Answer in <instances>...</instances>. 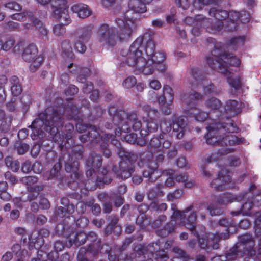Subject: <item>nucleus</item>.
Masks as SVG:
<instances>
[{
  "label": "nucleus",
  "mask_w": 261,
  "mask_h": 261,
  "mask_svg": "<svg viewBox=\"0 0 261 261\" xmlns=\"http://www.w3.org/2000/svg\"><path fill=\"white\" fill-rule=\"evenodd\" d=\"M105 248V245L101 246V240H100L89 244L86 250L87 252L95 256L98 253L100 250H102L104 251Z\"/></svg>",
  "instance_id": "nucleus-40"
},
{
  "label": "nucleus",
  "mask_w": 261,
  "mask_h": 261,
  "mask_svg": "<svg viewBox=\"0 0 261 261\" xmlns=\"http://www.w3.org/2000/svg\"><path fill=\"white\" fill-rule=\"evenodd\" d=\"M69 238V242L71 243L74 244L76 246H81L84 244L86 241V233L83 232H80L67 236Z\"/></svg>",
  "instance_id": "nucleus-33"
},
{
  "label": "nucleus",
  "mask_w": 261,
  "mask_h": 261,
  "mask_svg": "<svg viewBox=\"0 0 261 261\" xmlns=\"http://www.w3.org/2000/svg\"><path fill=\"white\" fill-rule=\"evenodd\" d=\"M15 147L17 149L19 154H23L27 152L29 148L27 144L21 142H17L15 144Z\"/></svg>",
  "instance_id": "nucleus-60"
},
{
  "label": "nucleus",
  "mask_w": 261,
  "mask_h": 261,
  "mask_svg": "<svg viewBox=\"0 0 261 261\" xmlns=\"http://www.w3.org/2000/svg\"><path fill=\"white\" fill-rule=\"evenodd\" d=\"M43 60V59L42 57L38 56L34 60L32 61V63L30 66V70L33 72H35L40 66Z\"/></svg>",
  "instance_id": "nucleus-62"
},
{
  "label": "nucleus",
  "mask_w": 261,
  "mask_h": 261,
  "mask_svg": "<svg viewBox=\"0 0 261 261\" xmlns=\"http://www.w3.org/2000/svg\"><path fill=\"white\" fill-rule=\"evenodd\" d=\"M209 15L213 16L214 19L210 22L209 19V28H211L212 31H219L223 27V23L222 21L226 18L228 19L229 12L225 10H217L215 8H211L209 11Z\"/></svg>",
  "instance_id": "nucleus-15"
},
{
  "label": "nucleus",
  "mask_w": 261,
  "mask_h": 261,
  "mask_svg": "<svg viewBox=\"0 0 261 261\" xmlns=\"http://www.w3.org/2000/svg\"><path fill=\"white\" fill-rule=\"evenodd\" d=\"M207 210L212 216L220 215L223 213V210L221 208L217 207L213 203H211L207 206Z\"/></svg>",
  "instance_id": "nucleus-55"
},
{
  "label": "nucleus",
  "mask_w": 261,
  "mask_h": 261,
  "mask_svg": "<svg viewBox=\"0 0 261 261\" xmlns=\"http://www.w3.org/2000/svg\"><path fill=\"white\" fill-rule=\"evenodd\" d=\"M221 47L219 44L215 46V48L212 51L211 56L207 58V63L212 69L227 77L229 85L235 90L234 92L232 90V93L235 94L236 91L240 88L241 83L239 79L234 75L232 72L233 70L228 66V63L229 62L230 66H234L236 68L235 72H237L240 61L238 58L232 54H228L221 48H219Z\"/></svg>",
  "instance_id": "nucleus-2"
},
{
  "label": "nucleus",
  "mask_w": 261,
  "mask_h": 261,
  "mask_svg": "<svg viewBox=\"0 0 261 261\" xmlns=\"http://www.w3.org/2000/svg\"><path fill=\"white\" fill-rule=\"evenodd\" d=\"M19 102V100L17 97H13L6 105L7 109L10 111H14L18 107Z\"/></svg>",
  "instance_id": "nucleus-63"
},
{
  "label": "nucleus",
  "mask_w": 261,
  "mask_h": 261,
  "mask_svg": "<svg viewBox=\"0 0 261 261\" xmlns=\"http://www.w3.org/2000/svg\"><path fill=\"white\" fill-rule=\"evenodd\" d=\"M181 98L187 103L189 109L185 112L187 115L194 117L196 121L200 122L205 121L208 117L212 119L211 113L199 111L195 108L197 106L196 101L203 99V96L201 94L193 91L188 94H184Z\"/></svg>",
  "instance_id": "nucleus-8"
},
{
  "label": "nucleus",
  "mask_w": 261,
  "mask_h": 261,
  "mask_svg": "<svg viewBox=\"0 0 261 261\" xmlns=\"http://www.w3.org/2000/svg\"><path fill=\"white\" fill-rule=\"evenodd\" d=\"M233 149L229 148H222L219 149L216 154H213L211 155L208 156L205 160V164H209L212 163L213 161L216 162L219 160L217 156H220L221 155H225L232 151Z\"/></svg>",
  "instance_id": "nucleus-37"
},
{
  "label": "nucleus",
  "mask_w": 261,
  "mask_h": 261,
  "mask_svg": "<svg viewBox=\"0 0 261 261\" xmlns=\"http://www.w3.org/2000/svg\"><path fill=\"white\" fill-rule=\"evenodd\" d=\"M109 113L112 116V121L115 125H121L115 130L116 136H120L122 132L128 133L130 131V125L135 130H140L142 127V123L138 120V116L135 112L127 114L122 110H117L115 107H110L109 109Z\"/></svg>",
  "instance_id": "nucleus-6"
},
{
  "label": "nucleus",
  "mask_w": 261,
  "mask_h": 261,
  "mask_svg": "<svg viewBox=\"0 0 261 261\" xmlns=\"http://www.w3.org/2000/svg\"><path fill=\"white\" fill-rule=\"evenodd\" d=\"M32 181L33 180H29V182H26L25 183L28 186V191L30 192L27 197V200L29 201L35 199L38 196L39 191L43 189V186H38Z\"/></svg>",
  "instance_id": "nucleus-24"
},
{
  "label": "nucleus",
  "mask_w": 261,
  "mask_h": 261,
  "mask_svg": "<svg viewBox=\"0 0 261 261\" xmlns=\"http://www.w3.org/2000/svg\"><path fill=\"white\" fill-rule=\"evenodd\" d=\"M50 5L53 16L55 19L65 24L71 22L66 0H51Z\"/></svg>",
  "instance_id": "nucleus-12"
},
{
  "label": "nucleus",
  "mask_w": 261,
  "mask_h": 261,
  "mask_svg": "<svg viewBox=\"0 0 261 261\" xmlns=\"http://www.w3.org/2000/svg\"><path fill=\"white\" fill-rule=\"evenodd\" d=\"M186 125L187 119L185 117L180 116L176 118L175 116L172 117V123L164 119L161 121L160 124L161 128L166 132H170L172 126L173 135L177 139H181L184 136Z\"/></svg>",
  "instance_id": "nucleus-10"
},
{
  "label": "nucleus",
  "mask_w": 261,
  "mask_h": 261,
  "mask_svg": "<svg viewBox=\"0 0 261 261\" xmlns=\"http://www.w3.org/2000/svg\"><path fill=\"white\" fill-rule=\"evenodd\" d=\"M121 148L119 149L118 153L119 155L122 158L119 166L121 171L120 178L122 179H126L131 177L132 174L134 171V166L132 161L128 159L130 154L128 152H122Z\"/></svg>",
  "instance_id": "nucleus-16"
},
{
  "label": "nucleus",
  "mask_w": 261,
  "mask_h": 261,
  "mask_svg": "<svg viewBox=\"0 0 261 261\" xmlns=\"http://www.w3.org/2000/svg\"><path fill=\"white\" fill-rule=\"evenodd\" d=\"M241 196L235 198V199L239 200L240 199ZM234 199V197L233 195L230 193L223 194L219 195L217 199V202L220 205H227L229 203L233 202Z\"/></svg>",
  "instance_id": "nucleus-39"
},
{
  "label": "nucleus",
  "mask_w": 261,
  "mask_h": 261,
  "mask_svg": "<svg viewBox=\"0 0 261 261\" xmlns=\"http://www.w3.org/2000/svg\"><path fill=\"white\" fill-rule=\"evenodd\" d=\"M87 42H88L77 38L75 42L74 48L78 52L84 53L86 50L87 47L86 44Z\"/></svg>",
  "instance_id": "nucleus-57"
},
{
  "label": "nucleus",
  "mask_w": 261,
  "mask_h": 261,
  "mask_svg": "<svg viewBox=\"0 0 261 261\" xmlns=\"http://www.w3.org/2000/svg\"><path fill=\"white\" fill-rule=\"evenodd\" d=\"M176 205H172L171 209L174 211V212L171 216L172 221L175 222L176 220H179L180 221H184L186 217V214L190 212L193 208V206L191 205L182 211L179 210H175Z\"/></svg>",
  "instance_id": "nucleus-36"
},
{
  "label": "nucleus",
  "mask_w": 261,
  "mask_h": 261,
  "mask_svg": "<svg viewBox=\"0 0 261 261\" xmlns=\"http://www.w3.org/2000/svg\"><path fill=\"white\" fill-rule=\"evenodd\" d=\"M228 120L229 122L226 124L216 122L206 127L207 133L205 137L207 144L214 146L220 145L222 146L224 145H232L238 144V139L235 135H230L224 137L222 135L226 131L228 133H233L235 131L231 120Z\"/></svg>",
  "instance_id": "nucleus-3"
},
{
  "label": "nucleus",
  "mask_w": 261,
  "mask_h": 261,
  "mask_svg": "<svg viewBox=\"0 0 261 261\" xmlns=\"http://www.w3.org/2000/svg\"><path fill=\"white\" fill-rule=\"evenodd\" d=\"M154 44L152 35L145 33L138 37L130 45L129 49H122L121 55L123 61L135 69L138 73L145 75L152 74L154 67L161 71L166 69L164 61L166 55L163 52L154 53Z\"/></svg>",
  "instance_id": "nucleus-1"
},
{
  "label": "nucleus",
  "mask_w": 261,
  "mask_h": 261,
  "mask_svg": "<svg viewBox=\"0 0 261 261\" xmlns=\"http://www.w3.org/2000/svg\"><path fill=\"white\" fill-rule=\"evenodd\" d=\"M229 238V232L216 233L211 237V241L207 243L203 238H198V244L201 249H208L210 247L214 249H217L219 248V242L221 240H226Z\"/></svg>",
  "instance_id": "nucleus-17"
},
{
  "label": "nucleus",
  "mask_w": 261,
  "mask_h": 261,
  "mask_svg": "<svg viewBox=\"0 0 261 261\" xmlns=\"http://www.w3.org/2000/svg\"><path fill=\"white\" fill-rule=\"evenodd\" d=\"M197 215L195 212L191 213L186 220H184L186 227L189 229L196 237H199L198 233L196 231L195 226L196 223Z\"/></svg>",
  "instance_id": "nucleus-26"
},
{
  "label": "nucleus",
  "mask_w": 261,
  "mask_h": 261,
  "mask_svg": "<svg viewBox=\"0 0 261 261\" xmlns=\"http://www.w3.org/2000/svg\"><path fill=\"white\" fill-rule=\"evenodd\" d=\"M146 4L140 0H129V10L124 14V19L116 18V23L120 27L118 37L121 40L128 39L135 29V22L133 13H143L147 11Z\"/></svg>",
  "instance_id": "nucleus-4"
},
{
  "label": "nucleus",
  "mask_w": 261,
  "mask_h": 261,
  "mask_svg": "<svg viewBox=\"0 0 261 261\" xmlns=\"http://www.w3.org/2000/svg\"><path fill=\"white\" fill-rule=\"evenodd\" d=\"M222 1V0H194L193 5L195 8L200 10L202 9L204 6L210 4H217Z\"/></svg>",
  "instance_id": "nucleus-47"
},
{
  "label": "nucleus",
  "mask_w": 261,
  "mask_h": 261,
  "mask_svg": "<svg viewBox=\"0 0 261 261\" xmlns=\"http://www.w3.org/2000/svg\"><path fill=\"white\" fill-rule=\"evenodd\" d=\"M217 179H229L231 177V173L228 171L226 167L220 169V170L218 171Z\"/></svg>",
  "instance_id": "nucleus-61"
},
{
  "label": "nucleus",
  "mask_w": 261,
  "mask_h": 261,
  "mask_svg": "<svg viewBox=\"0 0 261 261\" xmlns=\"http://www.w3.org/2000/svg\"><path fill=\"white\" fill-rule=\"evenodd\" d=\"M136 84V79L134 76H129L123 81L122 86L124 88L130 89L133 87Z\"/></svg>",
  "instance_id": "nucleus-58"
},
{
  "label": "nucleus",
  "mask_w": 261,
  "mask_h": 261,
  "mask_svg": "<svg viewBox=\"0 0 261 261\" xmlns=\"http://www.w3.org/2000/svg\"><path fill=\"white\" fill-rule=\"evenodd\" d=\"M146 166L149 169V170H144L143 172V176L144 178H150L153 171L158 167L156 162L148 160L145 162Z\"/></svg>",
  "instance_id": "nucleus-45"
},
{
  "label": "nucleus",
  "mask_w": 261,
  "mask_h": 261,
  "mask_svg": "<svg viewBox=\"0 0 261 261\" xmlns=\"http://www.w3.org/2000/svg\"><path fill=\"white\" fill-rule=\"evenodd\" d=\"M245 38L244 37H238L230 40L228 46L230 49H236L238 47L244 45Z\"/></svg>",
  "instance_id": "nucleus-48"
},
{
  "label": "nucleus",
  "mask_w": 261,
  "mask_h": 261,
  "mask_svg": "<svg viewBox=\"0 0 261 261\" xmlns=\"http://www.w3.org/2000/svg\"><path fill=\"white\" fill-rule=\"evenodd\" d=\"M190 79L189 83L193 89L203 87L205 94L214 92V85L208 80L204 79L201 72L198 68H192L190 71Z\"/></svg>",
  "instance_id": "nucleus-11"
},
{
  "label": "nucleus",
  "mask_w": 261,
  "mask_h": 261,
  "mask_svg": "<svg viewBox=\"0 0 261 261\" xmlns=\"http://www.w3.org/2000/svg\"><path fill=\"white\" fill-rule=\"evenodd\" d=\"M165 135H166V133L163 132V133L160 135L159 138H153L150 141L147 147L149 151L152 154V156L153 152H162V150H161V143H162V141H163Z\"/></svg>",
  "instance_id": "nucleus-23"
},
{
  "label": "nucleus",
  "mask_w": 261,
  "mask_h": 261,
  "mask_svg": "<svg viewBox=\"0 0 261 261\" xmlns=\"http://www.w3.org/2000/svg\"><path fill=\"white\" fill-rule=\"evenodd\" d=\"M100 138L102 141V144L101 145V150L103 151V155L106 158H109L111 155V152L107 148L108 142L111 140L113 142V143L116 145L117 143V140L114 139V137L113 135L106 133L104 134L103 133Z\"/></svg>",
  "instance_id": "nucleus-25"
},
{
  "label": "nucleus",
  "mask_w": 261,
  "mask_h": 261,
  "mask_svg": "<svg viewBox=\"0 0 261 261\" xmlns=\"http://www.w3.org/2000/svg\"><path fill=\"white\" fill-rule=\"evenodd\" d=\"M103 132L95 126L90 127L88 131V134H84L79 136V138L82 142L89 141H99V138Z\"/></svg>",
  "instance_id": "nucleus-21"
},
{
  "label": "nucleus",
  "mask_w": 261,
  "mask_h": 261,
  "mask_svg": "<svg viewBox=\"0 0 261 261\" xmlns=\"http://www.w3.org/2000/svg\"><path fill=\"white\" fill-rule=\"evenodd\" d=\"M110 199L113 201L114 205L116 207L121 206L125 201L124 198L122 195L117 194H111Z\"/></svg>",
  "instance_id": "nucleus-53"
},
{
  "label": "nucleus",
  "mask_w": 261,
  "mask_h": 261,
  "mask_svg": "<svg viewBox=\"0 0 261 261\" xmlns=\"http://www.w3.org/2000/svg\"><path fill=\"white\" fill-rule=\"evenodd\" d=\"M11 83V91L12 94L14 97H17L19 95L21 92L22 89L19 79L16 76H13L10 79Z\"/></svg>",
  "instance_id": "nucleus-35"
},
{
  "label": "nucleus",
  "mask_w": 261,
  "mask_h": 261,
  "mask_svg": "<svg viewBox=\"0 0 261 261\" xmlns=\"http://www.w3.org/2000/svg\"><path fill=\"white\" fill-rule=\"evenodd\" d=\"M32 23L35 28V34L38 37L43 38L47 36L48 31L40 20L34 17L32 19Z\"/></svg>",
  "instance_id": "nucleus-29"
},
{
  "label": "nucleus",
  "mask_w": 261,
  "mask_h": 261,
  "mask_svg": "<svg viewBox=\"0 0 261 261\" xmlns=\"http://www.w3.org/2000/svg\"><path fill=\"white\" fill-rule=\"evenodd\" d=\"M256 190V187L254 184H251L248 189V191L245 193L240 199H249L252 201L254 205L257 207L261 206V193L258 192L255 195V191Z\"/></svg>",
  "instance_id": "nucleus-19"
},
{
  "label": "nucleus",
  "mask_w": 261,
  "mask_h": 261,
  "mask_svg": "<svg viewBox=\"0 0 261 261\" xmlns=\"http://www.w3.org/2000/svg\"><path fill=\"white\" fill-rule=\"evenodd\" d=\"M61 165L59 163H56L50 171V176L48 179H58L60 175Z\"/></svg>",
  "instance_id": "nucleus-56"
},
{
  "label": "nucleus",
  "mask_w": 261,
  "mask_h": 261,
  "mask_svg": "<svg viewBox=\"0 0 261 261\" xmlns=\"http://www.w3.org/2000/svg\"><path fill=\"white\" fill-rule=\"evenodd\" d=\"M160 249V247L157 243H152L148 244L147 246L142 245L141 244L137 245L134 248V253L132 254V255L137 256L143 255V257L146 258L148 257V259L144 261H153V258H156L154 256L155 253L157 252Z\"/></svg>",
  "instance_id": "nucleus-14"
},
{
  "label": "nucleus",
  "mask_w": 261,
  "mask_h": 261,
  "mask_svg": "<svg viewBox=\"0 0 261 261\" xmlns=\"http://www.w3.org/2000/svg\"><path fill=\"white\" fill-rule=\"evenodd\" d=\"M117 25L119 27V31L117 32V37L116 35L117 31L114 27L106 23L102 24L99 26L97 32V40L101 45L106 47H113L116 45L117 38H119L120 41L128 40L120 39L118 34L120 31V27L118 24Z\"/></svg>",
  "instance_id": "nucleus-9"
},
{
  "label": "nucleus",
  "mask_w": 261,
  "mask_h": 261,
  "mask_svg": "<svg viewBox=\"0 0 261 261\" xmlns=\"http://www.w3.org/2000/svg\"><path fill=\"white\" fill-rule=\"evenodd\" d=\"M238 246L234 247L224 255L226 257V261H232L237 259L239 256V253L243 255L252 257L255 255L254 250L255 240L252 236L249 234H245L238 237Z\"/></svg>",
  "instance_id": "nucleus-7"
},
{
  "label": "nucleus",
  "mask_w": 261,
  "mask_h": 261,
  "mask_svg": "<svg viewBox=\"0 0 261 261\" xmlns=\"http://www.w3.org/2000/svg\"><path fill=\"white\" fill-rule=\"evenodd\" d=\"M205 105L211 113L212 120H217L223 115L220 109L222 108L220 100L215 97H211L205 102Z\"/></svg>",
  "instance_id": "nucleus-18"
},
{
  "label": "nucleus",
  "mask_w": 261,
  "mask_h": 261,
  "mask_svg": "<svg viewBox=\"0 0 261 261\" xmlns=\"http://www.w3.org/2000/svg\"><path fill=\"white\" fill-rule=\"evenodd\" d=\"M88 253L85 248H81L77 255L78 261H88L87 259Z\"/></svg>",
  "instance_id": "nucleus-64"
},
{
  "label": "nucleus",
  "mask_w": 261,
  "mask_h": 261,
  "mask_svg": "<svg viewBox=\"0 0 261 261\" xmlns=\"http://www.w3.org/2000/svg\"><path fill=\"white\" fill-rule=\"evenodd\" d=\"M61 47L63 55L68 58H72L74 56L72 48L69 41L65 40L62 42Z\"/></svg>",
  "instance_id": "nucleus-46"
},
{
  "label": "nucleus",
  "mask_w": 261,
  "mask_h": 261,
  "mask_svg": "<svg viewBox=\"0 0 261 261\" xmlns=\"http://www.w3.org/2000/svg\"><path fill=\"white\" fill-rule=\"evenodd\" d=\"M73 13L76 14L78 17L82 19L86 18L92 14V10L87 5L78 3L73 5L71 7Z\"/></svg>",
  "instance_id": "nucleus-20"
},
{
  "label": "nucleus",
  "mask_w": 261,
  "mask_h": 261,
  "mask_svg": "<svg viewBox=\"0 0 261 261\" xmlns=\"http://www.w3.org/2000/svg\"><path fill=\"white\" fill-rule=\"evenodd\" d=\"M11 18L13 20L19 21H24L28 18L32 22V19L34 18V17L32 11H24L21 13H17L12 15Z\"/></svg>",
  "instance_id": "nucleus-38"
},
{
  "label": "nucleus",
  "mask_w": 261,
  "mask_h": 261,
  "mask_svg": "<svg viewBox=\"0 0 261 261\" xmlns=\"http://www.w3.org/2000/svg\"><path fill=\"white\" fill-rule=\"evenodd\" d=\"M79 164L77 162H74L72 164L66 163L65 166V169L68 173H71L70 178L72 179H79L80 175L79 173Z\"/></svg>",
  "instance_id": "nucleus-34"
},
{
  "label": "nucleus",
  "mask_w": 261,
  "mask_h": 261,
  "mask_svg": "<svg viewBox=\"0 0 261 261\" xmlns=\"http://www.w3.org/2000/svg\"><path fill=\"white\" fill-rule=\"evenodd\" d=\"M141 140L138 139L137 135L136 134L132 133L126 135L124 139L127 142L130 144L137 143L140 146H143L146 143V139L144 137Z\"/></svg>",
  "instance_id": "nucleus-43"
},
{
  "label": "nucleus",
  "mask_w": 261,
  "mask_h": 261,
  "mask_svg": "<svg viewBox=\"0 0 261 261\" xmlns=\"http://www.w3.org/2000/svg\"><path fill=\"white\" fill-rule=\"evenodd\" d=\"M83 70L84 74L80 75L77 77V80L80 82L84 84L82 87L83 92L85 93H89L93 91V85L91 82L85 83V81H86V76L90 74V71L89 69L87 68H83Z\"/></svg>",
  "instance_id": "nucleus-31"
},
{
  "label": "nucleus",
  "mask_w": 261,
  "mask_h": 261,
  "mask_svg": "<svg viewBox=\"0 0 261 261\" xmlns=\"http://www.w3.org/2000/svg\"><path fill=\"white\" fill-rule=\"evenodd\" d=\"M247 199V201L242 206L241 211L243 215L249 216L252 214L251 210L254 204L250 198Z\"/></svg>",
  "instance_id": "nucleus-52"
},
{
  "label": "nucleus",
  "mask_w": 261,
  "mask_h": 261,
  "mask_svg": "<svg viewBox=\"0 0 261 261\" xmlns=\"http://www.w3.org/2000/svg\"><path fill=\"white\" fill-rule=\"evenodd\" d=\"M161 176L165 179H185V176L178 175L175 171L169 169L162 172Z\"/></svg>",
  "instance_id": "nucleus-42"
},
{
  "label": "nucleus",
  "mask_w": 261,
  "mask_h": 261,
  "mask_svg": "<svg viewBox=\"0 0 261 261\" xmlns=\"http://www.w3.org/2000/svg\"><path fill=\"white\" fill-rule=\"evenodd\" d=\"M37 53L36 46L34 44H30L25 48L22 55V58L25 61H32L37 57Z\"/></svg>",
  "instance_id": "nucleus-32"
},
{
  "label": "nucleus",
  "mask_w": 261,
  "mask_h": 261,
  "mask_svg": "<svg viewBox=\"0 0 261 261\" xmlns=\"http://www.w3.org/2000/svg\"><path fill=\"white\" fill-rule=\"evenodd\" d=\"M65 25L64 23H59L56 24L53 27V34L54 35L61 39L63 36L66 32V29L64 27Z\"/></svg>",
  "instance_id": "nucleus-50"
},
{
  "label": "nucleus",
  "mask_w": 261,
  "mask_h": 261,
  "mask_svg": "<svg viewBox=\"0 0 261 261\" xmlns=\"http://www.w3.org/2000/svg\"><path fill=\"white\" fill-rule=\"evenodd\" d=\"M228 183L227 180H212L210 182V187L214 188L217 191H222L226 189V185Z\"/></svg>",
  "instance_id": "nucleus-49"
},
{
  "label": "nucleus",
  "mask_w": 261,
  "mask_h": 261,
  "mask_svg": "<svg viewBox=\"0 0 261 261\" xmlns=\"http://www.w3.org/2000/svg\"><path fill=\"white\" fill-rule=\"evenodd\" d=\"M185 22L189 25H193L195 28H209V19L205 18L202 15H198L193 18L187 17L185 18Z\"/></svg>",
  "instance_id": "nucleus-22"
},
{
  "label": "nucleus",
  "mask_w": 261,
  "mask_h": 261,
  "mask_svg": "<svg viewBox=\"0 0 261 261\" xmlns=\"http://www.w3.org/2000/svg\"><path fill=\"white\" fill-rule=\"evenodd\" d=\"M240 12L231 11L229 12L228 19L231 21L232 27H230V30H233L236 29V23L235 21L239 20Z\"/></svg>",
  "instance_id": "nucleus-54"
},
{
  "label": "nucleus",
  "mask_w": 261,
  "mask_h": 261,
  "mask_svg": "<svg viewBox=\"0 0 261 261\" xmlns=\"http://www.w3.org/2000/svg\"><path fill=\"white\" fill-rule=\"evenodd\" d=\"M175 222H170L166 224L163 229L157 231L158 236L162 237L167 236L170 233L173 232L175 228Z\"/></svg>",
  "instance_id": "nucleus-44"
},
{
  "label": "nucleus",
  "mask_w": 261,
  "mask_h": 261,
  "mask_svg": "<svg viewBox=\"0 0 261 261\" xmlns=\"http://www.w3.org/2000/svg\"><path fill=\"white\" fill-rule=\"evenodd\" d=\"M159 113L155 109H150L147 112V119H143L145 126L140 130L142 137L145 138L149 133L155 132L158 128L156 118H158Z\"/></svg>",
  "instance_id": "nucleus-13"
},
{
  "label": "nucleus",
  "mask_w": 261,
  "mask_h": 261,
  "mask_svg": "<svg viewBox=\"0 0 261 261\" xmlns=\"http://www.w3.org/2000/svg\"><path fill=\"white\" fill-rule=\"evenodd\" d=\"M173 251L175 254V258H179L181 261H188L189 259L188 254L181 248L175 247L173 248Z\"/></svg>",
  "instance_id": "nucleus-51"
},
{
  "label": "nucleus",
  "mask_w": 261,
  "mask_h": 261,
  "mask_svg": "<svg viewBox=\"0 0 261 261\" xmlns=\"http://www.w3.org/2000/svg\"><path fill=\"white\" fill-rule=\"evenodd\" d=\"M164 96H166L168 102L172 103L174 98L172 89L169 86L166 85L163 88Z\"/></svg>",
  "instance_id": "nucleus-59"
},
{
  "label": "nucleus",
  "mask_w": 261,
  "mask_h": 261,
  "mask_svg": "<svg viewBox=\"0 0 261 261\" xmlns=\"http://www.w3.org/2000/svg\"><path fill=\"white\" fill-rule=\"evenodd\" d=\"M93 27L91 25H85L76 30L77 38L88 42L92 35Z\"/></svg>",
  "instance_id": "nucleus-28"
},
{
  "label": "nucleus",
  "mask_w": 261,
  "mask_h": 261,
  "mask_svg": "<svg viewBox=\"0 0 261 261\" xmlns=\"http://www.w3.org/2000/svg\"><path fill=\"white\" fill-rule=\"evenodd\" d=\"M74 211L75 207L74 205H69L67 206H60L56 208L55 214L61 218H68L73 214Z\"/></svg>",
  "instance_id": "nucleus-30"
},
{
  "label": "nucleus",
  "mask_w": 261,
  "mask_h": 261,
  "mask_svg": "<svg viewBox=\"0 0 261 261\" xmlns=\"http://www.w3.org/2000/svg\"><path fill=\"white\" fill-rule=\"evenodd\" d=\"M51 115H48L49 110H46L47 116L45 120L42 118L40 115L38 118L36 119L30 127L33 129L31 137L33 140L40 135L42 136L44 129L46 132L50 133L53 136H55L58 132V127L63 124L61 117V109H54Z\"/></svg>",
  "instance_id": "nucleus-5"
},
{
  "label": "nucleus",
  "mask_w": 261,
  "mask_h": 261,
  "mask_svg": "<svg viewBox=\"0 0 261 261\" xmlns=\"http://www.w3.org/2000/svg\"><path fill=\"white\" fill-rule=\"evenodd\" d=\"M241 103L236 100H229L226 103L224 111L223 112V115L225 112L229 113V116L231 117L232 115L239 113L241 112Z\"/></svg>",
  "instance_id": "nucleus-27"
},
{
  "label": "nucleus",
  "mask_w": 261,
  "mask_h": 261,
  "mask_svg": "<svg viewBox=\"0 0 261 261\" xmlns=\"http://www.w3.org/2000/svg\"><path fill=\"white\" fill-rule=\"evenodd\" d=\"M87 166H93L95 168L99 169L102 164V160L100 156L97 154L89 156L86 161Z\"/></svg>",
  "instance_id": "nucleus-41"
}]
</instances>
